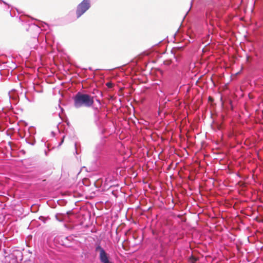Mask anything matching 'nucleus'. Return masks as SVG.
I'll return each mask as SVG.
<instances>
[{
	"label": "nucleus",
	"mask_w": 263,
	"mask_h": 263,
	"mask_svg": "<svg viewBox=\"0 0 263 263\" xmlns=\"http://www.w3.org/2000/svg\"><path fill=\"white\" fill-rule=\"evenodd\" d=\"M73 102L74 106L76 108H89L91 107L94 103L93 97L79 92L73 97Z\"/></svg>",
	"instance_id": "obj_1"
},
{
	"label": "nucleus",
	"mask_w": 263,
	"mask_h": 263,
	"mask_svg": "<svg viewBox=\"0 0 263 263\" xmlns=\"http://www.w3.org/2000/svg\"><path fill=\"white\" fill-rule=\"evenodd\" d=\"M90 7V0H83L77 7L76 11L77 18L83 15Z\"/></svg>",
	"instance_id": "obj_2"
},
{
	"label": "nucleus",
	"mask_w": 263,
	"mask_h": 263,
	"mask_svg": "<svg viewBox=\"0 0 263 263\" xmlns=\"http://www.w3.org/2000/svg\"><path fill=\"white\" fill-rule=\"evenodd\" d=\"M96 251H99V259L102 263H113L109 259V256L101 246L98 245L96 248Z\"/></svg>",
	"instance_id": "obj_3"
},
{
	"label": "nucleus",
	"mask_w": 263,
	"mask_h": 263,
	"mask_svg": "<svg viewBox=\"0 0 263 263\" xmlns=\"http://www.w3.org/2000/svg\"><path fill=\"white\" fill-rule=\"evenodd\" d=\"M198 259L194 256H191L189 258V261L191 263H195L197 261Z\"/></svg>",
	"instance_id": "obj_4"
},
{
	"label": "nucleus",
	"mask_w": 263,
	"mask_h": 263,
	"mask_svg": "<svg viewBox=\"0 0 263 263\" xmlns=\"http://www.w3.org/2000/svg\"><path fill=\"white\" fill-rule=\"evenodd\" d=\"M106 85L109 88H111L113 87V84L111 82L107 83Z\"/></svg>",
	"instance_id": "obj_5"
},
{
	"label": "nucleus",
	"mask_w": 263,
	"mask_h": 263,
	"mask_svg": "<svg viewBox=\"0 0 263 263\" xmlns=\"http://www.w3.org/2000/svg\"><path fill=\"white\" fill-rule=\"evenodd\" d=\"M64 137H65V136H64L63 137L62 141H61V143H60V145H61L62 144V143L64 142Z\"/></svg>",
	"instance_id": "obj_6"
}]
</instances>
